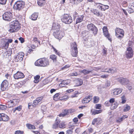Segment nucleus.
Listing matches in <instances>:
<instances>
[{"label": "nucleus", "mask_w": 134, "mask_h": 134, "mask_svg": "<svg viewBox=\"0 0 134 134\" xmlns=\"http://www.w3.org/2000/svg\"><path fill=\"white\" fill-rule=\"evenodd\" d=\"M116 37L118 38L121 39L124 36V34H115Z\"/></svg>", "instance_id": "45"}, {"label": "nucleus", "mask_w": 134, "mask_h": 134, "mask_svg": "<svg viewBox=\"0 0 134 134\" xmlns=\"http://www.w3.org/2000/svg\"><path fill=\"white\" fill-rule=\"evenodd\" d=\"M66 132L68 134H72L73 133L72 130H68L66 131Z\"/></svg>", "instance_id": "60"}, {"label": "nucleus", "mask_w": 134, "mask_h": 134, "mask_svg": "<svg viewBox=\"0 0 134 134\" xmlns=\"http://www.w3.org/2000/svg\"><path fill=\"white\" fill-rule=\"evenodd\" d=\"M7 0H0V4L2 5L6 4Z\"/></svg>", "instance_id": "53"}, {"label": "nucleus", "mask_w": 134, "mask_h": 134, "mask_svg": "<svg viewBox=\"0 0 134 134\" xmlns=\"http://www.w3.org/2000/svg\"><path fill=\"white\" fill-rule=\"evenodd\" d=\"M45 1V0H37V3L39 5L42 6L44 4Z\"/></svg>", "instance_id": "35"}, {"label": "nucleus", "mask_w": 134, "mask_h": 134, "mask_svg": "<svg viewBox=\"0 0 134 134\" xmlns=\"http://www.w3.org/2000/svg\"><path fill=\"white\" fill-rule=\"evenodd\" d=\"M102 122V119L100 118H95L93 120L92 122V124L94 125L96 123L97 125L100 124Z\"/></svg>", "instance_id": "22"}, {"label": "nucleus", "mask_w": 134, "mask_h": 134, "mask_svg": "<svg viewBox=\"0 0 134 134\" xmlns=\"http://www.w3.org/2000/svg\"><path fill=\"white\" fill-rule=\"evenodd\" d=\"M104 35L110 42L111 41V37L110 36V34H104Z\"/></svg>", "instance_id": "48"}, {"label": "nucleus", "mask_w": 134, "mask_h": 134, "mask_svg": "<svg viewBox=\"0 0 134 134\" xmlns=\"http://www.w3.org/2000/svg\"><path fill=\"white\" fill-rule=\"evenodd\" d=\"M128 11L130 13L134 12V3L130 4L128 7Z\"/></svg>", "instance_id": "19"}, {"label": "nucleus", "mask_w": 134, "mask_h": 134, "mask_svg": "<svg viewBox=\"0 0 134 134\" xmlns=\"http://www.w3.org/2000/svg\"><path fill=\"white\" fill-rule=\"evenodd\" d=\"M50 58L54 62L56 61L57 57L54 54H52L50 56Z\"/></svg>", "instance_id": "41"}, {"label": "nucleus", "mask_w": 134, "mask_h": 134, "mask_svg": "<svg viewBox=\"0 0 134 134\" xmlns=\"http://www.w3.org/2000/svg\"><path fill=\"white\" fill-rule=\"evenodd\" d=\"M119 79V82L122 85H125L129 84V81L127 79L120 77Z\"/></svg>", "instance_id": "14"}, {"label": "nucleus", "mask_w": 134, "mask_h": 134, "mask_svg": "<svg viewBox=\"0 0 134 134\" xmlns=\"http://www.w3.org/2000/svg\"><path fill=\"white\" fill-rule=\"evenodd\" d=\"M60 26V25L57 23H53L51 31V33L56 34L59 31Z\"/></svg>", "instance_id": "8"}, {"label": "nucleus", "mask_w": 134, "mask_h": 134, "mask_svg": "<svg viewBox=\"0 0 134 134\" xmlns=\"http://www.w3.org/2000/svg\"><path fill=\"white\" fill-rule=\"evenodd\" d=\"M89 31H92L93 34H97L98 31L97 28L93 24L90 23L87 26Z\"/></svg>", "instance_id": "7"}, {"label": "nucleus", "mask_w": 134, "mask_h": 134, "mask_svg": "<svg viewBox=\"0 0 134 134\" xmlns=\"http://www.w3.org/2000/svg\"><path fill=\"white\" fill-rule=\"evenodd\" d=\"M23 133L24 132L23 131L17 130L15 131V134H23Z\"/></svg>", "instance_id": "54"}, {"label": "nucleus", "mask_w": 134, "mask_h": 134, "mask_svg": "<svg viewBox=\"0 0 134 134\" xmlns=\"http://www.w3.org/2000/svg\"><path fill=\"white\" fill-rule=\"evenodd\" d=\"M115 34H124L123 30L119 28H116L115 29Z\"/></svg>", "instance_id": "29"}, {"label": "nucleus", "mask_w": 134, "mask_h": 134, "mask_svg": "<svg viewBox=\"0 0 134 134\" xmlns=\"http://www.w3.org/2000/svg\"><path fill=\"white\" fill-rule=\"evenodd\" d=\"M116 69L115 68H107L105 69L104 72H107L109 73H113L116 71Z\"/></svg>", "instance_id": "23"}, {"label": "nucleus", "mask_w": 134, "mask_h": 134, "mask_svg": "<svg viewBox=\"0 0 134 134\" xmlns=\"http://www.w3.org/2000/svg\"><path fill=\"white\" fill-rule=\"evenodd\" d=\"M24 55V53L22 52H19L17 55L15 57V60L16 61H21L23 60Z\"/></svg>", "instance_id": "11"}, {"label": "nucleus", "mask_w": 134, "mask_h": 134, "mask_svg": "<svg viewBox=\"0 0 134 134\" xmlns=\"http://www.w3.org/2000/svg\"><path fill=\"white\" fill-rule=\"evenodd\" d=\"M73 15L74 19H75L76 18V17L77 16L78 13L76 11H75L73 13Z\"/></svg>", "instance_id": "55"}, {"label": "nucleus", "mask_w": 134, "mask_h": 134, "mask_svg": "<svg viewBox=\"0 0 134 134\" xmlns=\"http://www.w3.org/2000/svg\"><path fill=\"white\" fill-rule=\"evenodd\" d=\"M78 91H75L74 92V93L71 96V97L72 98L75 97H77V95L79 94Z\"/></svg>", "instance_id": "47"}, {"label": "nucleus", "mask_w": 134, "mask_h": 134, "mask_svg": "<svg viewBox=\"0 0 134 134\" xmlns=\"http://www.w3.org/2000/svg\"><path fill=\"white\" fill-rule=\"evenodd\" d=\"M42 99L43 97H42L37 98L35 100L33 101L32 106L33 107L36 106L42 100Z\"/></svg>", "instance_id": "18"}, {"label": "nucleus", "mask_w": 134, "mask_h": 134, "mask_svg": "<svg viewBox=\"0 0 134 134\" xmlns=\"http://www.w3.org/2000/svg\"><path fill=\"white\" fill-rule=\"evenodd\" d=\"M70 1H72L74 2V4H77L78 3L81 2L83 0H70Z\"/></svg>", "instance_id": "50"}, {"label": "nucleus", "mask_w": 134, "mask_h": 134, "mask_svg": "<svg viewBox=\"0 0 134 134\" xmlns=\"http://www.w3.org/2000/svg\"><path fill=\"white\" fill-rule=\"evenodd\" d=\"M16 101L17 100L16 99L10 100L7 102L6 104L8 105V107H14L16 104Z\"/></svg>", "instance_id": "12"}, {"label": "nucleus", "mask_w": 134, "mask_h": 134, "mask_svg": "<svg viewBox=\"0 0 134 134\" xmlns=\"http://www.w3.org/2000/svg\"><path fill=\"white\" fill-rule=\"evenodd\" d=\"M59 127V125H58L54 123L53 125L52 128L53 129L57 128Z\"/></svg>", "instance_id": "57"}, {"label": "nucleus", "mask_w": 134, "mask_h": 134, "mask_svg": "<svg viewBox=\"0 0 134 134\" xmlns=\"http://www.w3.org/2000/svg\"><path fill=\"white\" fill-rule=\"evenodd\" d=\"M122 102V103H124L126 101V98L125 97V96H123L121 97Z\"/></svg>", "instance_id": "49"}, {"label": "nucleus", "mask_w": 134, "mask_h": 134, "mask_svg": "<svg viewBox=\"0 0 134 134\" xmlns=\"http://www.w3.org/2000/svg\"><path fill=\"white\" fill-rule=\"evenodd\" d=\"M22 109V106L20 105L18 107L15 108L14 109H13V112L15 113V111L16 110H17L18 111H20Z\"/></svg>", "instance_id": "39"}, {"label": "nucleus", "mask_w": 134, "mask_h": 134, "mask_svg": "<svg viewBox=\"0 0 134 134\" xmlns=\"http://www.w3.org/2000/svg\"><path fill=\"white\" fill-rule=\"evenodd\" d=\"M122 91V89L121 88L114 89L112 91L113 95H116L121 93Z\"/></svg>", "instance_id": "17"}, {"label": "nucleus", "mask_w": 134, "mask_h": 134, "mask_svg": "<svg viewBox=\"0 0 134 134\" xmlns=\"http://www.w3.org/2000/svg\"><path fill=\"white\" fill-rule=\"evenodd\" d=\"M81 72L85 75H86L88 74L90 72H93V70H87L86 69H84L82 70Z\"/></svg>", "instance_id": "36"}, {"label": "nucleus", "mask_w": 134, "mask_h": 134, "mask_svg": "<svg viewBox=\"0 0 134 134\" xmlns=\"http://www.w3.org/2000/svg\"><path fill=\"white\" fill-rule=\"evenodd\" d=\"M129 133L131 134H134V129H130L129 130Z\"/></svg>", "instance_id": "64"}, {"label": "nucleus", "mask_w": 134, "mask_h": 134, "mask_svg": "<svg viewBox=\"0 0 134 134\" xmlns=\"http://www.w3.org/2000/svg\"><path fill=\"white\" fill-rule=\"evenodd\" d=\"M133 51L132 48L129 47H127L126 51V57L127 58H132L133 55Z\"/></svg>", "instance_id": "9"}, {"label": "nucleus", "mask_w": 134, "mask_h": 134, "mask_svg": "<svg viewBox=\"0 0 134 134\" xmlns=\"http://www.w3.org/2000/svg\"><path fill=\"white\" fill-rule=\"evenodd\" d=\"M109 102L110 103V104H113V103H114V102H115L114 99L113 98H112L110 100Z\"/></svg>", "instance_id": "63"}, {"label": "nucleus", "mask_w": 134, "mask_h": 134, "mask_svg": "<svg viewBox=\"0 0 134 134\" xmlns=\"http://www.w3.org/2000/svg\"><path fill=\"white\" fill-rule=\"evenodd\" d=\"M130 109V106L127 104L124 107L123 111L124 112H126L129 111Z\"/></svg>", "instance_id": "37"}, {"label": "nucleus", "mask_w": 134, "mask_h": 134, "mask_svg": "<svg viewBox=\"0 0 134 134\" xmlns=\"http://www.w3.org/2000/svg\"><path fill=\"white\" fill-rule=\"evenodd\" d=\"M8 82L7 80H4L1 84V90L2 91H4L6 90L8 88Z\"/></svg>", "instance_id": "10"}, {"label": "nucleus", "mask_w": 134, "mask_h": 134, "mask_svg": "<svg viewBox=\"0 0 134 134\" xmlns=\"http://www.w3.org/2000/svg\"><path fill=\"white\" fill-rule=\"evenodd\" d=\"M26 126L28 129H36L34 125L29 123L26 124Z\"/></svg>", "instance_id": "31"}, {"label": "nucleus", "mask_w": 134, "mask_h": 134, "mask_svg": "<svg viewBox=\"0 0 134 134\" xmlns=\"http://www.w3.org/2000/svg\"><path fill=\"white\" fill-rule=\"evenodd\" d=\"M70 75L72 76H76L77 75V74L76 72L71 73Z\"/></svg>", "instance_id": "62"}, {"label": "nucleus", "mask_w": 134, "mask_h": 134, "mask_svg": "<svg viewBox=\"0 0 134 134\" xmlns=\"http://www.w3.org/2000/svg\"><path fill=\"white\" fill-rule=\"evenodd\" d=\"M59 93H57L55 94L53 96V99L54 100H57L58 99V97L59 95Z\"/></svg>", "instance_id": "46"}, {"label": "nucleus", "mask_w": 134, "mask_h": 134, "mask_svg": "<svg viewBox=\"0 0 134 134\" xmlns=\"http://www.w3.org/2000/svg\"><path fill=\"white\" fill-rule=\"evenodd\" d=\"M25 3L23 1H18L15 2L13 6L14 9L16 10H21L24 7Z\"/></svg>", "instance_id": "3"}, {"label": "nucleus", "mask_w": 134, "mask_h": 134, "mask_svg": "<svg viewBox=\"0 0 134 134\" xmlns=\"http://www.w3.org/2000/svg\"><path fill=\"white\" fill-rule=\"evenodd\" d=\"M103 34H108L107 28L106 26H104L103 29Z\"/></svg>", "instance_id": "44"}, {"label": "nucleus", "mask_w": 134, "mask_h": 134, "mask_svg": "<svg viewBox=\"0 0 134 134\" xmlns=\"http://www.w3.org/2000/svg\"><path fill=\"white\" fill-rule=\"evenodd\" d=\"M69 113L68 110H64L61 114L59 115V117L64 116L68 115Z\"/></svg>", "instance_id": "27"}, {"label": "nucleus", "mask_w": 134, "mask_h": 134, "mask_svg": "<svg viewBox=\"0 0 134 134\" xmlns=\"http://www.w3.org/2000/svg\"><path fill=\"white\" fill-rule=\"evenodd\" d=\"M38 13H35L32 14L30 17V19L33 20H37L38 16Z\"/></svg>", "instance_id": "25"}, {"label": "nucleus", "mask_w": 134, "mask_h": 134, "mask_svg": "<svg viewBox=\"0 0 134 134\" xmlns=\"http://www.w3.org/2000/svg\"><path fill=\"white\" fill-rule=\"evenodd\" d=\"M0 108H1V110H5L7 108V106L5 105H0Z\"/></svg>", "instance_id": "52"}, {"label": "nucleus", "mask_w": 134, "mask_h": 134, "mask_svg": "<svg viewBox=\"0 0 134 134\" xmlns=\"http://www.w3.org/2000/svg\"><path fill=\"white\" fill-rule=\"evenodd\" d=\"M74 83L76 84V86H79L83 83L82 80L80 79H77L74 81Z\"/></svg>", "instance_id": "24"}, {"label": "nucleus", "mask_w": 134, "mask_h": 134, "mask_svg": "<svg viewBox=\"0 0 134 134\" xmlns=\"http://www.w3.org/2000/svg\"><path fill=\"white\" fill-rule=\"evenodd\" d=\"M9 119V117L4 114H0V120L4 121H7Z\"/></svg>", "instance_id": "16"}, {"label": "nucleus", "mask_w": 134, "mask_h": 134, "mask_svg": "<svg viewBox=\"0 0 134 134\" xmlns=\"http://www.w3.org/2000/svg\"><path fill=\"white\" fill-rule=\"evenodd\" d=\"M118 105V104L116 102H114V103L111 104V108L112 109H114L117 108Z\"/></svg>", "instance_id": "34"}, {"label": "nucleus", "mask_w": 134, "mask_h": 134, "mask_svg": "<svg viewBox=\"0 0 134 134\" xmlns=\"http://www.w3.org/2000/svg\"><path fill=\"white\" fill-rule=\"evenodd\" d=\"M40 78V76L39 75H37L35 76L34 77L35 80L34 81V83H37L39 82V79Z\"/></svg>", "instance_id": "38"}, {"label": "nucleus", "mask_w": 134, "mask_h": 134, "mask_svg": "<svg viewBox=\"0 0 134 134\" xmlns=\"http://www.w3.org/2000/svg\"><path fill=\"white\" fill-rule=\"evenodd\" d=\"M33 41L36 43L37 42L39 43H40V42L39 41H38V39L36 37H35L34 38Z\"/></svg>", "instance_id": "58"}, {"label": "nucleus", "mask_w": 134, "mask_h": 134, "mask_svg": "<svg viewBox=\"0 0 134 134\" xmlns=\"http://www.w3.org/2000/svg\"><path fill=\"white\" fill-rule=\"evenodd\" d=\"M54 36L56 38H57L59 40L61 39L64 36V34H63V35H62V34H53Z\"/></svg>", "instance_id": "30"}, {"label": "nucleus", "mask_w": 134, "mask_h": 134, "mask_svg": "<svg viewBox=\"0 0 134 134\" xmlns=\"http://www.w3.org/2000/svg\"><path fill=\"white\" fill-rule=\"evenodd\" d=\"M104 104L105 106H109L111 105L109 101H106L105 102Z\"/></svg>", "instance_id": "59"}, {"label": "nucleus", "mask_w": 134, "mask_h": 134, "mask_svg": "<svg viewBox=\"0 0 134 134\" xmlns=\"http://www.w3.org/2000/svg\"><path fill=\"white\" fill-rule=\"evenodd\" d=\"M60 121V119H59V118L57 117V118L55 120V123L56 124L58 125H59Z\"/></svg>", "instance_id": "51"}, {"label": "nucleus", "mask_w": 134, "mask_h": 134, "mask_svg": "<svg viewBox=\"0 0 134 134\" xmlns=\"http://www.w3.org/2000/svg\"><path fill=\"white\" fill-rule=\"evenodd\" d=\"M84 17V16L83 15H81L78 16L76 19V24L81 22L83 21V18Z\"/></svg>", "instance_id": "26"}, {"label": "nucleus", "mask_w": 134, "mask_h": 134, "mask_svg": "<svg viewBox=\"0 0 134 134\" xmlns=\"http://www.w3.org/2000/svg\"><path fill=\"white\" fill-rule=\"evenodd\" d=\"M62 99L66 100L69 98V97L67 96H63L62 97Z\"/></svg>", "instance_id": "61"}, {"label": "nucleus", "mask_w": 134, "mask_h": 134, "mask_svg": "<svg viewBox=\"0 0 134 134\" xmlns=\"http://www.w3.org/2000/svg\"><path fill=\"white\" fill-rule=\"evenodd\" d=\"M93 102L94 103H96L98 102L99 100V97H98L95 96L93 98Z\"/></svg>", "instance_id": "42"}, {"label": "nucleus", "mask_w": 134, "mask_h": 134, "mask_svg": "<svg viewBox=\"0 0 134 134\" xmlns=\"http://www.w3.org/2000/svg\"><path fill=\"white\" fill-rule=\"evenodd\" d=\"M66 126L65 123L63 122H61L59 124V127L60 128L64 129L65 127Z\"/></svg>", "instance_id": "40"}, {"label": "nucleus", "mask_w": 134, "mask_h": 134, "mask_svg": "<svg viewBox=\"0 0 134 134\" xmlns=\"http://www.w3.org/2000/svg\"><path fill=\"white\" fill-rule=\"evenodd\" d=\"M62 21L66 24H69L72 22L71 16L68 14H64L62 17Z\"/></svg>", "instance_id": "6"}, {"label": "nucleus", "mask_w": 134, "mask_h": 134, "mask_svg": "<svg viewBox=\"0 0 134 134\" xmlns=\"http://www.w3.org/2000/svg\"><path fill=\"white\" fill-rule=\"evenodd\" d=\"M91 11L94 14L99 17H102L103 16L102 13L96 9H91Z\"/></svg>", "instance_id": "15"}, {"label": "nucleus", "mask_w": 134, "mask_h": 134, "mask_svg": "<svg viewBox=\"0 0 134 134\" xmlns=\"http://www.w3.org/2000/svg\"><path fill=\"white\" fill-rule=\"evenodd\" d=\"M92 98V96H90L86 97L82 100V103H86L89 102L91 99Z\"/></svg>", "instance_id": "21"}, {"label": "nucleus", "mask_w": 134, "mask_h": 134, "mask_svg": "<svg viewBox=\"0 0 134 134\" xmlns=\"http://www.w3.org/2000/svg\"><path fill=\"white\" fill-rule=\"evenodd\" d=\"M71 54L73 57H76L78 51L76 43L75 42H74L71 44Z\"/></svg>", "instance_id": "5"}, {"label": "nucleus", "mask_w": 134, "mask_h": 134, "mask_svg": "<svg viewBox=\"0 0 134 134\" xmlns=\"http://www.w3.org/2000/svg\"><path fill=\"white\" fill-rule=\"evenodd\" d=\"M94 6L96 8L100 10L101 6L102 4L99 3H95L94 2Z\"/></svg>", "instance_id": "32"}, {"label": "nucleus", "mask_w": 134, "mask_h": 134, "mask_svg": "<svg viewBox=\"0 0 134 134\" xmlns=\"http://www.w3.org/2000/svg\"><path fill=\"white\" fill-rule=\"evenodd\" d=\"M49 64V62L48 60L45 58L38 59L35 63V65L45 67Z\"/></svg>", "instance_id": "2"}, {"label": "nucleus", "mask_w": 134, "mask_h": 134, "mask_svg": "<svg viewBox=\"0 0 134 134\" xmlns=\"http://www.w3.org/2000/svg\"><path fill=\"white\" fill-rule=\"evenodd\" d=\"M70 82V80H63L62 81V82L59 85V86L60 87H64L66 85H67Z\"/></svg>", "instance_id": "20"}, {"label": "nucleus", "mask_w": 134, "mask_h": 134, "mask_svg": "<svg viewBox=\"0 0 134 134\" xmlns=\"http://www.w3.org/2000/svg\"><path fill=\"white\" fill-rule=\"evenodd\" d=\"M102 111L100 110H95L92 112V113L93 115H96V114L100 113Z\"/></svg>", "instance_id": "43"}, {"label": "nucleus", "mask_w": 134, "mask_h": 134, "mask_svg": "<svg viewBox=\"0 0 134 134\" xmlns=\"http://www.w3.org/2000/svg\"><path fill=\"white\" fill-rule=\"evenodd\" d=\"M10 29L9 30V31L10 33L16 32L20 28L19 21L16 20L10 22Z\"/></svg>", "instance_id": "1"}, {"label": "nucleus", "mask_w": 134, "mask_h": 134, "mask_svg": "<svg viewBox=\"0 0 134 134\" xmlns=\"http://www.w3.org/2000/svg\"><path fill=\"white\" fill-rule=\"evenodd\" d=\"M110 85V81H106L105 84L103 85L102 87L103 88H106L109 87Z\"/></svg>", "instance_id": "28"}, {"label": "nucleus", "mask_w": 134, "mask_h": 134, "mask_svg": "<svg viewBox=\"0 0 134 134\" xmlns=\"http://www.w3.org/2000/svg\"><path fill=\"white\" fill-rule=\"evenodd\" d=\"M101 106L99 104H96V108L97 109H101Z\"/></svg>", "instance_id": "56"}, {"label": "nucleus", "mask_w": 134, "mask_h": 134, "mask_svg": "<svg viewBox=\"0 0 134 134\" xmlns=\"http://www.w3.org/2000/svg\"><path fill=\"white\" fill-rule=\"evenodd\" d=\"M3 19L5 20L10 21L13 18L12 11L11 10L5 13L2 15Z\"/></svg>", "instance_id": "4"}, {"label": "nucleus", "mask_w": 134, "mask_h": 134, "mask_svg": "<svg viewBox=\"0 0 134 134\" xmlns=\"http://www.w3.org/2000/svg\"><path fill=\"white\" fill-rule=\"evenodd\" d=\"M24 76L23 73L19 71L14 74L13 76L14 78L17 79L23 78L24 77Z\"/></svg>", "instance_id": "13"}, {"label": "nucleus", "mask_w": 134, "mask_h": 134, "mask_svg": "<svg viewBox=\"0 0 134 134\" xmlns=\"http://www.w3.org/2000/svg\"><path fill=\"white\" fill-rule=\"evenodd\" d=\"M101 6L100 10L102 11H104L105 10L108 9L109 8V6L107 5L102 4Z\"/></svg>", "instance_id": "33"}]
</instances>
